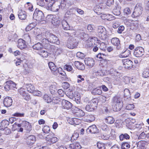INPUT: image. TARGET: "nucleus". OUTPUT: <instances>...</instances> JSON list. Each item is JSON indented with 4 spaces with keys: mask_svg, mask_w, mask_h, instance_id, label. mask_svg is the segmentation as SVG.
Returning a JSON list of instances; mask_svg holds the SVG:
<instances>
[{
    "mask_svg": "<svg viewBox=\"0 0 149 149\" xmlns=\"http://www.w3.org/2000/svg\"><path fill=\"white\" fill-rule=\"evenodd\" d=\"M22 125L24 127L25 129L27 132H29L32 130L31 126L30 123L28 122L23 121L22 122Z\"/></svg>",
    "mask_w": 149,
    "mask_h": 149,
    "instance_id": "6ab92c4d",
    "label": "nucleus"
},
{
    "mask_svg": "<svg viewBox=\"0 0 149 149\" xmlns=\"http://www.w3.org/2000/svg\"><path fill=\"white\" fill-rule=\"evenodd\" d=\"M57 84L55 82L53 83L49 87L50 91L51 94L54 93L56 90H57Z\"/></svg>",
    "mask_w": 149,
    "mask_h": 149,
    "instance_id": "cd10ccee",
    "label": "nucleus"
},
{
    "mask_svg": "<svg viewBox=\"0 0 149 149\" xmlns=\"http://www.w3.org/2000/svg\"><path fill=\"white\" fill-rule=\"evenodd\" d=\"M97 146L99 149H105V144L102 143L98 142L97 143Z\"/></svg>",
    "mask_w": 149,
    "mask_h": 149,
    "instance_id": "4d7b16f0",
    "label": "nucleus"
},
{
    "mask_svg": "<svg viewBox=\"0 0 149 149\" xmlns=\"http://www.w3.org/2000/svg\"><path fill=\"white\" fill-rule=\"evenodd\" d=\"M42 45L40 42H38L35 44L33 46V49L37 50H41V49L42 48Z\"/></svg>",
    "mask_w": 149,
    "mask_h": 149,
    "instance_id": "72a5a7b5",
    "label": "nucleus"
},
{
    "mask_svg": "<svg viewBox=\"0 0 149 149\" xmlns=\"http://www.w3.org/2000/svg\"><path fill=\"white\" fill-rule=\"evenodd\" d=\"M1 125L2 127L6 128L9 124V122L6 120H2L1 123Z\"/></svg>",
    "mask_w": 149,
    "mask_h": 149,
    "instance_id": "49530a36",
    "label": "nucleus"
},
{
    "mask_svg": "<svg viewBox=\"0 0 149 149\" xmlns=\"http://www.w3.org/2000/svg\"><path fill=\"white\" fill-rule=\"evenodd\" d=\"M124 13L125 15H127L130 13L131 11L129 8H127L124 9Z\"/></svg>",
    "mask_w": 149,
    "mask_h": 149,
    "instance_id": "338daca9",
    "label": "nucleus"
},
{
    "mask_svg": "<svg viewBox=\"0 0 149 149\" xmlns=\"http://www.w3.org/2000/svg\"><path fill=\"white\" fill-rule=\"evenodd\" d=\"M91 93L94 95H100L102 93V91L100 88H96L92 90Z\"/></svg>",
    "mask_w": 149,
    "mask_h": 149,
    "instance_id": "bb28decb",
    "label": "nucleus"
},
{
    "mask_svg": "<svg viewBox=\"0 0 149 149\" xmlns=\"http://www.w3.org/2000/svg\"><path fill=\"white\" fill-rule=\"evenodd\" d=\"M25 6L30 11L32 12L34 10L33 6L30 2H28L26 3V4L25 5Z\"/></svg>",
    "mask_w": 149,
    "mask_h": 149,
    "instance_id": "4c0bfd02",
    "label": "nucleus"
},
{
    "mask_svg": "<svg viewBox=\"0 0 149 149\" xmlns=\"http://www.w3.org/2000/svg\"><path fill=\"white\" fill-rule=\"evenodd\" d=\"M66 2H62L61 3V4L60 5L58 6L57 7V8H55V9L54 10V11H56L58 10V8H61L62 9H66Z\"/></svg>",
    "mask_w": 149,
    "mask_h": 149,
    "instance_id": "a19ab883",
    "label": "nucleus"
},
{
    "mask_svg": "<svg viewBox=\"0 0 149 149\" xmlns=\"http://www.w3.org/2000/svg\"><path fill=\"white\" fill-rule=\"evenodd\" d=\"M119 137L120 140L121 141H123L124 139L127 140L130 138V136L127 133L122 134L120 135Z\"/></svg>",
    "mask_w": 149,
    "mask_h": 149,
    "instance_id": "473e14b6",
    "label": "nucleus"
},
{
    "mask_svg": "<svg viewBox=\"0 0 149 149\" xmlns=\"http://www.w3.org/2000/svg\"><path fill=\"white\" fill-rule=\"evenodd\" d=\"M47 39L43 38L41 40L43 45L45 47H47L48 45L49 44V40L48 39V38H47Z\"/></svg>",
    "mask_w": 149,
    "mask_h": 149,
    "instance_id": "8fccbe9b",
    "label": "nucleus"
},
{
    "mask_svg": "<svg viewBox=\"0 0 149 149\" xmlns=\"http://www.w3.org/2000/svg\"><path fill=\"white\" fill-rule=\"evenodd\" d=\"M144 53L143 48L141 47H138L134 49V55L136 57H139L142 56Z\"/></svg>",
    "mask_w": 149,
    "mask_h": 149,
    "instance_id": "0eeeda50",
    "label": "nucleus"
},
{
    "mask_svg": "<svg viewBox=\"0 0 149 149\" xmlns=\"http://www.w3.org/2000/svg\"><path fill=\"white\" fill-rule=\"evenodd\" d=\"M143 77L146 78L149 77V70L146 69L144 70L142 73Z\"/></svg>",
    "mask_w": 149,
    "mask_h": 149,
    "instance_id": "37998d69",
    "label": "nucleus"
},
{
    "mask_svg": "<svg viewBox=\"0 0 149 149\" xmlns=\"http://www.w3.org/2000/svg\"><path fill=\"white\" fill-rule=\"evenodd\" d=\"M63 108L65 109H69L72 107V104L70 102L65 100H63L61 102Z\"/></svg>",
    "mask_w": 149,
    "mask_h": 149,
    "instance_id": "9b49d317",
    "label": "nucleus"
},
{
    "mask_svg": "<svg viewBox=\"0 0 149 149\" xmlns=\"http://www.w3.org/2000/svg\"><path fill=\"white\" fill-rule=\"evenodd\" d=\"M87 132H89L91 133L95 134L99 132V130L96 126L93 125L90 126L87 130Z\"/></svg>",
    "mask_w": 149,
    "mask_h": 149,
    "instance_id": "a211bd4d",
    "label": "nucleus"
},
{
    "mask_svg": "<svg viewBox=\"0 0 149 149\" xmlns=\"http://www.w3.org/2000/svg\"><path fill=\"white\" fill-rule=\"evenodd\" d=\"M107 56L105 54L100 53L97 54V57L100 59L106 60Z\"/></svg>",
    "mask_w": 149,
    "mask_h": 149,
    "instance_id": "c03bdc74",
    "label": "nucleus"
},
{
    "mask_svg": "<svg viewBox=\"0 0 149 149\" xmlns=\"http://www.w3.org/2000/svg\"><path fill=\"white\" fill-rule=\"evenodd\" d=\"M7 84H8L9 85L11 89H12L14 88H15L16 86V84L11 81H7Z\"/></svg>",
    "mask_w": 149,
    "mask_h": 149,
    "instance_id": "6e6d98bb",
    "label": "nucleus"
},
{
    "mask_svg": "<svg viewBox=\"0 0 149 149\" xmlns=\"http://www.w3.org/2000/svg\"><path fill=\"white\" fill-rule=\"evenodd\" d=\"M124 97L127 99L131 97V94L128 89L125 88L124 90Z\"/></svg>",
    "mask_w": 149,
    "mask_h": 149,
    "instance_id": "58836bf2",
    "label": "nucleus"
},
{
    "mask_svg": "<svg viewBox=\"0 0 149 149\" xmlns=\"http://www.w3.org/2000/svg\"><path fill=\"white\" fill-rule=\"evenodd\" d=\"M84 61L86 65L90 67H93L95 64L94 60L93 58H85Z\"/></svg>",
    "mask_w": 149,
    "mask_h": 149,
    "instance_id": "aec40b11",
    "label": "nucleus"
},
{
    "mask_svg": "<svg viewBox=\"0 0 149 149\" xmlns=\"http://www.w3.org/2000/svg\"><path fill=\"white\" fill-rule=\"evenodd\" d=\"M98 100L97 99L94 98L92 99L89 103L95 109L97 107V105Z\"/></svg>",
    "mask_w": 149,
    "mask_h": 149,
    "instance_id": "f704fd0d",
    "label": "nucleus"
},
{
    "mask_svg": "<svg viewBox=\"0 0 149 149\" xmlns=\"http://www.w3.org/2000/svg\"><path fill=\"white\" fill-rule=\"evenodd\" d=\"M18 93L26 101L30 99V97L26 91V89L23 88H21L18 90Z\"/></svg>",
    "mask_w": 149,
    "mask_h": 149,
    "instance_id": "6e6552de",
    "label": "nucleus"
},
{
    "mask_svg": "<svg viewBox=\"0 0 149 149\" xmlns=\"http://www.w3.org/2000/svg\"><path fill=\"white\" fill-rule=\"evenodd\" d=\"M94 40L93 38H91L90 40H88L87 44L88 47L91 48L93 47H94V45L95 44V43L93 42Z\"/></svg>",
    "mask_w": 149,
    "mask_h": 149,
    "instance_id": "ea45409f",
    "label": "nucleus"
},
{
    "mask_svg": "<svg viewBox=\"0 0 149 149\" xmlns=\"http://www.w3.org/2000/svg\"><path fill=\"white\" fill-rule=\"evenodd\" d=\"M114 119L112 116H108L105 118L106 123L109 124H112L114 123Z\"/></svg>",
    "mask_w": 149,
    "mask_h": 149,
    "instance_id": "7c9ffc66",
    "label": "nucleus"
},
{
    "mask_svg": "<svg viewBox=\"0 0 149 149\" xmlns=\"http://www.w3.org/2000/svg\"><path fill=\"white\" fill-rule=\"evenodd\" d=\"M70 148L71 149H80L81 147L79 142H75L70 144Z\"/></svg>",
    "mask_w": 149,
    "mask_h": 149,
    "instance_id": "393cba45",
    "label": "nucleus"
},
{
    "mask_svg": "<svg viewBox=\"0 0 149 149\" xmlns=\"http://www.w3.org/2000/svg\"><path fill=\"white\" fill-rule=\"evenodd\" d=\"M130 54V51L127 49L125 51L122 52L119 55V56L120 58H124L128 57Z\"/></svg>",
    "mask_w": 149,
    "mask_h": 149,
    "instance_id": "a878e982",
    "label": "nucleus"
},
{
    "mask_svg": "<svg viewBox=\"0 0 149 149\" xmlns=\"http://www.w3.org/2000/svg\"><path fill=\"white\" fill-rule=\"evenodd\" d=\"M130 146L128 143L125 142L123 143L122 144L121 149H129L130 148Z\"/></svg>",
    "mask_w": 149,
    "mask_h": 149,
    "instance_id": "a18cd8bd",
    "label": "nucleus"
},
{
    "mask_svg": "<svg viewBox=\"0 0 149 149\" xmlns=\"http://www.w3.org/2000/svg\"><path fill=\"white\" fill-rule=\"evenodd\" d=\"M101 17L102 19L108 21H111L115 19L114 17H113L111 15L109 14H102V15Z\"/></svg>",
    "mask_w": 149,
    "mask_h": 149,
    "instance_id": "4be33fe9",
    "label": "nucleus"
},
{
    "mask_svg": "<svg viewBox=\"0 0 149 149\" xmlns=\"http://www.w3.org/2000/svg\"><path fill=\"white\" fill-rule=\"evenodd\" d=\"M53 133H50L46 137V140L47 143L49 145H51L56 143L57 141V138L54 136Z\"/></svg>",
    "mask_w": 149,
    "mask_h": 149,
    "instance_id": "423d86ee",
    "label": "nucleus"
},
{
    "mask_svg": "<svg viewBox=\"0 0 149 149\" xmlns=\"http://www.w3.org/2000/svg\"><path fill=\"white\" fill-rule=\"evenodd\" d=\"M26 143L29 145H31L36 141V137L33 135H30L26 139Z\"/></svg>",
    "mask_w": 149,
    "mask_h": 149,
    "instance_id": "ddd939ff",
    "label": "nucleus"
},
{
    "mask_svg": "<svg viewBox=\"0 0 149 149\" xmlns=\"http://www.w3.org/2000/svg\"><path fill=\"white\" fill-rule=\"evenodd\" d=\"M76 45L73 44L72 42H70L69 43L68 42L67 45V47L70 49H73L76 47Z\"/></svg>",
    "mask_w": 149,
    "mask_h": 149,
    "instance_id": "052dcab7",
    "label": "nucleus"
},
{
    "mask_svg": "<svg viewBox=\"0 0 149 149\" xmlns=\"http://www.w3.org/2000/svg\"><path fill=\"white\" fill-rule=\"evenodd\" d=\"M64 68L65 70H67L68 71H72V68L71 66L69 65L66 64L65 65Z\"/></svg>",
    "mask_w": 149,
    "mask_h": 149,
    "instance_id": "bf43d9fd",
    "label": "nucleus"
},
{
    "mask_svg": "<svg viewBox=\"0 0 149 149\" xmlns=\"http://www.w3.org/2000/svg\"><path fill=\"white\" fill-rule=\"evenodd\" d=\"M143 8L141 3H137L135 7L134 11L132 16V17L136 18L140 16L142 14Z\"/></svg>",
    "mask_w": 149,
    "mask_h": 149,
    "instance_id": "20e7f679",
    "label": "nucleus"
},
{
    "mask_svg": "<svg viewBox=\"0 0 149 149\" xmlns=\"http://www.w3.org/2000/svg\"><path fill=\"white\" fill-rule=\"evenodd\" d=\"M98 45L99 46H98L99 48L103 51L105 50V48L106 47V45L104 43L102 42L100 44L98 43Z\"/></svg>",
    "mask_w": 149,
    "mask_h": 149,
    "instance_id": "e2e57ef3",
    "label": "nucleus"
},
{
    "mask_svg": "<svg viewBox=\"0 0 149 149\" xmlns=\"http://www.w3.org/2000/svg\"><path fill=\"white\" fill-rule=\"evenodd\" d=\"M110 72L112 77L111 78L113 80H117L118 79L120 75L119 72L113 69H111Z\"/></svg>",
    "mask_w": 149,
    "mask_h": 149,
    "instance_id": "f8f14e48",
    "label": "nucleus"
},
{
    "mask_svg": "<svg viewBox=\"0 0 149 149\" xmlns=\"http://www.w3.org/2000/svg\"><path fill=\"white\" fill-rule=\"evenodd\" d=\"M49 67L52 72H53V74L55 75H57V68L55 64L52 62H49L48 63Z\"/></svg>",
    "mask_w": 149,
    "mask_h": 149,
    "instance_id": "f3484780",
    "label": "nucleus"
},
{
    "mask_svg": "<svg viewBox=\"0 0 149 149\" xmlns=\"http://www.w3.org/2000/svg\"><path fill=\"white\" fill-rule=\"evenodd\" d=\"M26 85L28 91L30 93H33L35 91V88L33 85L31 84H26Z\"/></svg>",
    "mask_w": 149,
    "mask_h": 149,
    "instance_id": "c85d7f7f",
    "label": "nucleus"
},
{
    "mask_svg": "<svg viewBox=\"0 0 149 149\" xmlns=\"http://www.w3.org/2000/svg\"><path fill=\"white\" fill-rule=\"evenodd\" d=\"M45 5L48 8V9H51L54 11V6L55 5L54 4L55 3V1L53 0H45Z\"/></svg>",
    "mask_w": 149,
    "mask_h": 149,
    "instance_id": "4468645a",
    "label": "nucleus"
},
{
    "mask_svg": "<svg viewBox=\"0 0 149 149\" xmlns=\"http://www.w3.org/2000/svg\"><path fill=\"white\" fill-rule=\"evenodd\" d=\"M43 99L47 103H49L52 102L51 98L47 95L45 94L44 95Z\"/></svg>",
    "mask_w": 149,
    "mask_h": 149,
    "instance_id": "79ce46f5",
    "label": "nucleus"
},
{
    "mask_svg": "<svg viewBox=\"0 0 149 149\" xmlns=\"http://www.w3.org/2000/svg\"><path fill=\"white\" fill-rule=\"evenodd\" d=\"M33 17L36 21H41L43 20L45 16L42 11L36 8L34 11Z\"/></svg>",
    "mask_w": 149,
    "mask_h": 149,
    "instance_id": "7ed1b4c3",
    "label": "nucleus"
},
{
    "mask_svg": "<svg viewBox=\"0 0 149 149\" xmlns=\"http://www.w3.org/2000/svg\"><path fill=\"white\" fill-rule=\"evenodd\" d=\"M42 130L44 133H48L50 131V128L49 126L46 125L44 127Z\"/></svg>",
    "mask_w": 149,
    "mask_h": 149,
    "instance_id": "13d9d810",
    "label": "nucleus"
},
{
    "mask_svg": "<svg viewBox=\"0 0 149 149\" xmlns=\"http://www.w3.org/2000/svg\"><path fill=\"white\" fill-rule=\"evenodd\" d=\"M40 55L44 58H46L48 56V53L45 50H42L40 53Z\"/></svg>",
    "mask_w": 149,
    "mask_h": 149,
    "instance_id": "5fc2aeb1",
    "label": "nucleus"
},
{
    "mask_svg": "<svg viewBox=\"0 0 149 149\" xmlns=\"http://www.w3.org/2000/svg\"><path fill=\"white\" fill-rule=\"evenodd\" d=\"M13 100L11 98L9 97H6L4 99L3 103L5 106L8 107L10 106L12 104Z\"/></svg>",
    "mask_w": 149,
    "mask_h": 149,
    "instance_id": "2eb2a0df",
    "label": "nucleus"
},
{
    "mask_svg": "<svg viewBox=\"0 0 149 149\" xmlns=\"http://www.w3.org/2000/svg\"><path fill=\"white\" fill-rule=\"evenodd\" d=\"M113 14L116 16H119L120 14V11L119 9H115L113 11Z\"/></svg>",
    "mask_w": 149,
    "mask_h": 149,
    "instance_id": "774afa93",
    "label": "nucleus"
},
{
    "mask_svg": "<svg viewBox=\"0 0 149 149\" xmlns=\"http://www.w3.org/2000/svg\"><path fill=\"white\" fill-rule=\"evenodd\" d=\"M147 143V142L144 141H140L136 143L137 149H144Z\"/></svg>",
    "mask_w": 149,
    "mask_h": 149,
    "instance_id": "412c9836",
    "label": "nucleus"
},
{
    "mask_svg": "<svg viewBox=\"0 0 149 149\" xmlns=\"http://www.w3.org/2000/svg\"><path fill=\"white\" fill-rule=\"evenodd\" d=\"M52 23L54 25L57 26L60 24L61 22L60 20H57L55 17V19L52 21Z\"/></svg>",
    "mask_w": 149,
    "mask_h": 149,
    "instance_id": "3c124183",
    "label": "nucleus"
},
{
    "mask_svg": "<svg viewBox=\"0 0 149 149\" xmlns=\"http://www.w3.org/2000/svg\"><path fill=\"white\" fill-rule=\"evenodd\" d=\"M97 31L99 37L101 39L105 40L107 38V31L104 27L102 26H99Z\"/></svg>",
    "mask_w": 149,
    "mask_h": 149,
    "instance_id": "f03ea898",
    "label": "nucleus"
},
{
    "mask_svg": "<svg viewBox=\"0 0 149 149\" xmlns=\"http://www.w3.org/2000/svg\"><path fill=\"white\" fill-rule=\"evenodd\" d=\"M111 42L112 45L116 47L117 49L119 50L120 49L121 44L119 38L116 37L113 38L111 39Z\"/></svg>",
    "mask_w": 149,
    "mask_h": 149,
    "instance_id": "9d476101",
    "label": "nucleus"
},
{
    "mask_svg": "<svg viewBox=\"0 0 149 149\" xmlns=\"http://www.w3.org/2000/svg\"><path fill=\"white\" fill-rule=\"evenodd\" d=\"M18 16L19 18L21 20L25 19L26 17V15L25 11L20 10L18 12Z\"/></svg>",
    "mask_w": 149,
    "mask_h": 149,
    "instance_id": "b1692460",
    "label": "nucleus"
},
{
    "mask_svg": "<svg viewBox=\"0 0 149 149\" xmlns=\"http://www.w3.org/2000/svg\"><path fill=\"white\" fill-rule=\"evenodd\" d=\"M134 104H127L126 109L128 110H132L134 109Z\"/></svg>",
    "mask_w": 149,
    "mask_h": 149,
    "instance_id": "680f3d73",
    "label": "nucleus"
},
{
    "mask_svg": "<svg viewBox=\"0 0 149 149\" xmlns=\"http://www.w3.org/2000/svg\"><path fill=\"white\" fill-rule=\"evenodd\" d=\"M102 9L103 7H100V6L97 5L94 7L93 10L98 15H100L101 13V12Z\"/></svg>",
    "mask_w": 149,
    "mask_h": 149,
    "instance_id": "2f4dec72",
    "label": "nucleus"
},
{
    "mask_svg": "<svg viewBox=\"0 0 149 149\" xmlns=\"http://www.w3.org/2000/svg\"><path fill=\"white\" fill-rule=\"evenodd\" d=\"M46 36L47 38H48V39L50 43H53L57 45L60 44V40L55 35L52 33H46Z\"/></svg>",
    "mask_w": 149,
    "mask_h": 149,
    "instance_id": "39448f33",
    "label": "nucleus"
},
{
    "mask_svg": "<svg viewBox=\"0 0 149 149\" xmlns=\"http://www.w3.org/2000/svg\"><path fill=\"white\" fill-rule=\"evenodd\" d=\"M112 106L115 111H120L123 107V103L121 99L118 96L114 97L112 101Z\"/></svg>",
    "mask_w": 149,
    "mask_h": 149,
    "instance_id": "f257e3e1",
    "label": "nucleus"
},
{
    "mask_svg": "<svg viewBox=\"0 0 149 149\" xmlns=\"http://www.w3.org/2000/svg\"><path fill=\"white\" fill-rule=\"evenodd\" d=\"M74 99L76 102L77 104H79L80 103V97L79 96H78V95H77L76 96L74 95Z\"/></svg>",
    "mask_w": 149,
    "mask_h": 149,
    "instance_id": "69168bd1",
    "label": "nucleus"
},
{
    "mask_svg": "<svg viewBox=\"0 0 149 149\" xmlns=\"http://www.w3.org/2000/svg\"><path fill=\"white\" fill-rule=\"evenodd\" d=\"M17 46L20 49H22L26 48L27 46L25 41L22 39H20L18 40Z\"/></svg>",
    "mask_w": 149,
    "mask_h": 149,
    "instance_id": "dca6fc26",
    "label": "nucleus"
},
{
    "mask_svg": "<svg viewBox=\"0 0 149 149\" xmlns=\"http://www.w3.org/2000/svg\"><path fill=\"white\" fill-rule=\"evenodd\" d=\"M76 56L77 57L81 58H83L85 56V55L84 54L80 52H77Z\"/></svg>",
    "mask_w": 149,
    "mask_h": 149,
    "instance_id": "0e129e2a",
    "label": "nucleus"
},
{
    "mask_svg": "<svg viewBox=\"0 0 149 149\" xmlns=\"http://www.w3.org/2000/svg\"><path fill=\"white\" fill-rule=\"evenodd\" d=\"M65 94L66 95L70 98L71 99H73V98L74 96L73 94V92L72 91H68Z\"/></svg>",
    "mask_w": 149,
    "mask_h": 149,
    "instance_id": "603ef678",
    "label": "nucleus"
},
{
    "mask_svg": "<svg viewBox=\"0 0 149 149\" xmlns=\"http://www.w3.org/2000/svg\"><path fill=\"white\" fill-rule=\"evenodd\" d=\"M52 102L54 104H58L61 102V100L57 97H54L52 99Z\"/></svg>",
    "mask_w": 149,
    "mask_h": 149,
    "instance_id": "09e8293b",
    "label": "nucleus"
},
{
    "mask_svg": "<svg viewBox=\"0 0 149 149\" xmlns=\"http://www.w3.org/2000/svg\"><path fill=\"white\" fill-rule=\"evenodd\" d=\"M122 62L124 67L128 69L132 68L133 66V62L128 59H125L122 60Z\"/></svg>",
    "mask_w": 149,
    "mask_h": 149,
    "instance_id": "1a4fd4ad",
    "label": "nucleus"
},
{
    "mask_svg": "<svg viewBox=\"0 0 149 149\" xmlns=\"http://www.w3.org/2000/svg\"><path fill=\"white\" fill-rule=\"evenodd\" d=\"M55 17L56 16L54 15H49L46 17V19L48 21H51L52 22V21L54 19Z\"/></svg>",
    "mask_w": 149,
    "mask_h": 149,
    "instance_id": "de8ad7c7",
    "label": "nucleus"
},
{
    "mask_svg": "<svg viewBox=\"0 0 149 149\" xmlns=\"http://www.w3.org/2000/svg\"><path fill=\"white\" fill-rule=\"evenodd\" d=\"M95 109L88 103L86 107V110L88 111H93Z\"/></svg>",
    "mask_w": 149,
    "mask_h": 149,
    "instance_id": "864d4df0",
    "label": "nucleus"
},
{
    "mask_svg": "<svg viewBox=\"0 0 149 149\" xmlns=\"http://www.w3.org/2000/svg\"><path fill=\"white\" fill-rule=\"evenodd\" d=\"M86 117L87 121L89 123L93 121L95 119V117L93 115L87 114L86 116Z\"/></svg>",
    "mask_w": 149,
    "mask_h": 149,
    "instance_id": "c756f323",
    "label": "nucleus"
},
{
    "mask_svg": "<svg viewBox=\"0 0 149 149\" xmlns=\"http://www.w3.org/2000/svg\"><path fill=\"white\" fill-rule=\"evenodd\" d=\"M74 65L79 70H84L85 68V66L84 64L80 62L75 61Z\"/></svg>",
    "mask_w": 149,
    "mask_h": 149,
    "instance_id": "5701e85b",
    "label": "nucleus"
},
{
    "mask_svg": "<svg viewBox=\"0 0 149 149\" xmlns=\"http://www.w3.org/2000/svg\"><path fill=\"white\" fill-rule=\"evenodd\" d=\"M72 19L74 21L77 22H81L82 21V19L79 16L76 15L74 13H72Z\"/></svg>",
    "mask_w": 149,
    "mask_h": 149,
    "instance_id": "c9c22d12",
    "label": "nucleus"
},
{
    "mask_svg": "<svg viewBox=\"0 0 149 149\" xmlns=\"http://www.w3.org/2000/svg\"><path fill=\"white\" fill-rule=\"evenodd\" d=\"M61 23L64 29L68 30L69 29V26L65 20H63L62 21Z\"/></svg>",
    "mask_w": 149,
    "mask_h": 149,
    "instance_id": "e433bc0d",
    "label": "nucleus"
}]
</instances>
